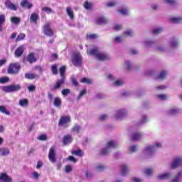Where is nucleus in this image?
I'll list each match as a JSON object with an SVG mask.
<instances>
[{
  "label": "nucleus",
  "instance_id": "f257e3e1",
  "mask_svg": "<svg viewBox=\"0 0 182 182\" xmlns=\"http://www.w3.org/2000/svg\"><path fill=\"white\" fill-rule=\"evenodd\" d=\"M66 73V67L62 66L60 68V76L61 77L60 80H57L55 84L53 85V87L51 88V90H58L60 89V86L62 85H65V80H66V76L65 75V73Z\"/></svg>",
  "mask_w": 182,
  "mask_h": 182
},
{
  "label": "nucleus",
  "instance_id": "f03ea898",
  "mask_svg": "<svg viewBox=\"0 0 182 182\" xmlns=\"http://www.w3.org/2000/svg\"><path fill=\"white\" fill-rule=\"evenodd\" d=\"M116 149L117 147V144H116V141H109L107 144V147L105 149H102L99 152V156H107L109 154V152L110 151V149Z\"/></svg>",
  "mask_w": 182,
  "mask_h": 182
},
{
  "label": "nucleus",
  "instance_id": "7ed1b4c3",
  "mask_svg": "<svg viewBox=\"0 0 182 182\" xmlns=\"http://www.w3.org/2000/svg\"><path fill=\"white\" fill-rule=\"evenodd\" d=\"M21 89H22L21 84H11L10 85L4 86L2 90L5 92V93H13L14 92H19Z\"/></svg>",
  "mask_w": 182,
  "mask_h": 182
},
{
  "label": "nucleus",
  "instance_id": "20e7f679",
  "mask_svg": "<svg viewBox=\"0 0 182 182\" xmlns=\"http://www.w3.org/2000/svg\"><path fill=\"white\" fill-rule=\"evenodd\" d=\"M21 70V65L19 63H12L9 65L7 73L9 75H18Z\"/></svg>",
  "mask_w": 182,
  "mask_h": 182
},
{
  "label": "nucleus",
  "instance_id": "39448f33",
  "mask_svg": "<svg viewBox=\"0 0 182 182\" xmlns=\"http://www.w3.org/2000/svg\"><path fill=\"white\" fill-rule=\"evenodd\" d=\"M71 122L72 119L70 115L61 116L58 121V127H63V126H68Z\"/></svg>",
  "mask_w": 182,
  "mask_h": 182
},
{
  "label": "nucleus",
  "instance_id": "423d86ee",
  "mask_svg": "<svg viewBox=\"0 0 182 182\" xmlns=\"http://www.w3.org/2000/svg\"><path fill=\"white\" fill-rule=\"evenodd\" d=\"M72 63L73 66L80 68L82 66V55L79 53L75 54L72 58Z\"/></svg>",
  "mask_w": 182,
  "mask_h": 182
},
{
  "label": "nucleus",
  "instance_id": "0eeeda50",
  "mask_svg": "<svg viewBox=\"0 0 182 182\" xmlns=\"http://www.w3.org/2000/svg\"><path fill=\"white\" fill-rule=\"evenodd\" d=\"M43 33L46 35V36L52 37L55 33H53V31L50 28V23H46L43 26Z\"/></svg>",
  "mask_w": 182,
  "mask_h": 182
},
{
  "label": "nucleus",
  "instance_id": "6e6552de",
  "mask_svg": "<svg viewBox=\"0 0 182 182\" xmlns=\"http://www.w3.org/2000/svg\"><path fill=\"white\" fill-rule=\"evenodd\" d=\"M48 160L50 163H56V152L55 151V146H51L48 152Z\"/></svg>",
  "mask_w": 182,
  "mask_h": 182
},
{
  "label": "nucleus",
  "instance_id": "1a4fd4ad",
  "mask_svg": "<svg viewBox=\"0 0 182 182\" xmlns=\"http://www.w3.org/2000/svg\"><path fill=\"white\" fill-rule=\"evenodd\" d=\"M37 60L38 59L36 58V57H35V53L33 52L28 53V55L26 57V58H24L23 60L24 62H28L30 65H32V63H36Z\"/></svg>",
  "mask_w": 182,
  "mask_h": 182
},
{
  "label": "nucleus",
  "instance_id": "9d476101",
  "mask_svg": "<svg viewBox=\"0 0 182 182\" xmlns=\"http://www.w3.org/2000/svg\"><path fill=\"white\" fill-rule=\"evenodd\" d=\"M99 47L97 46H92V48H90L87 50V55H90V56H95V58H97V55H99Z\"/></svg>",
  "mask_w": 182,
  "mask_h": 182
},
{
  "label": "nucleus",
  "instance_id": "9b49d317",
  "mask_svg": "<svg viewBox=\"0 0 182 182\" xmlns=\"http://www.w3.org/2000/svg\"><path fill=\"white\" fill-rule=\"evenodd\" d=\"M180 164H182V158L181 157H176L173 159L172 163H171V168L173 170H176Z\"/></svg>",
  "mask_w": 182,
  "mask_h": 182
},
{
  "label": "nucleus",
  "instance_id": "f8f14e48",
  "mask_svg": "<svg viewBox=\"0 0 182 182\" xmlns=\"http://www.w3.org/2000/svg\"><path fill=\"white\" fill-rule=\"evenodd\" d=\"M95 58L97 60H100L101 62H105V60H109V59H110V57L107 53L102 52H100Z\"/></svg>",
  "mask_w": 182,
  "mask_h": 182
},
{
  "label": "nucleus",
  "instance_id": "ddd939ff",
  "mask_svg": "<svg viewBox=\"0 0 182 182\" xmlns=\"http://www.w3.org/2000/svg\"><path fill=\"white\" fill-rule=\"evenodd\" d=\"M4 5L7 9H11V11H18V6H16V4L12 3L11 0H6L4 2Z\"/></svg>",
  "mask_w": 182,
  "mask_h": 182
},
{
  "label": "nucleus",
  "instance_id": "4468645a",
  "mask_svg": "<svg viewBox=\"0 0 182 182\" xmlns=\"http://www.w3.org/2000/svg\"><path fill=\"white\" fill-rule=\"evenodd\" d=\"M0 181L3 182H12V178H11L6 173H0Z\"/></svg>",
  "mask_w": 182,
  "mask_h": 182
},
{
  "label": "nucleus",
  "instance_id": "2eb2a0df",
  "mask_svg": "<svg viewBox=\"0 0 182 182\" xmlns=\"http://www.w3.org/2000/svg\"><path fill=\"white\" fill-rule=\"evenodd\" d=\"M24 50L25 47L23 46H20L19 47H18L14 52L16 58H21V56L23 55Z\"/></svg>",
  "mask_w": 182,
  "mask_h": 182
},
{
  "label": "nucleus",
  "instance_id": "dca6fc26",
  "mask_svg": "<svg viewBox=\"0 0 182 182\" xmlns=\"http://www.w3.org/2000/svg\"><path fill=\"white\" fill-rule=\"evenodd\" d=\"M20 6L21 8H27V9H31L33 6V4L28 1V0H23L21 2Z\"/></svg>",
  "mask_w": 182,
  "mask_h": 182
},
{
  "label": "nucleus",
  "instance_id": "f3484780",
  "mask_svg": "<svg viewBox=\"0 0 182 182\" xmlns=\"http://www.w3.org/2000/svg\"><path fill=\"white\" fill-rule=\"evenodd\" d=\"M26 79H28V80H33V79H39L41 77L39 75L35 73H27L25 74Z\"/></svg>",
  "mask_w": 182,
  "mask_h": 182
},
{
  "label": "nucleus",
  "instance_id": "a211bd4d",
  "mask_svg": "<svg viewBox=\"0 0 182 182\" xmlns=\"http://www.w3.org/2000/svg\"><path fill=\"white\" fill-rule=\"evenodd\" d=\"M38 19H39V14L37 13H32L30 16V22L31 23H37Z\"/></svg>",
  "mask_w": 182,
  "mask_h": 182
},
{
  "label": "nucleus",
  "instance_id": "6ab92c4d",
  "mask_svg": "<svg viewBox=\"0 0 182 182\" xmlns=\"http://www.w3.org/2000/svg\"><path fill=\"white\" fill-rule=\"evenodd\" d=\"M126 114H127V113L126 112L125 109H119L116 114V118L117 119V120H119V119H123V117H124Z\"/></svg>",
  "mask_w": 182,
  "mask_h": 182
},
{
  "label": "nucleus",
  "instance_id": "aec40b11",
  "mask_svg": "<svg viewBox=\"0 0 182 182\" xmlns=\"http://www.w3.org/2000/svg\"><path fill=\"white\" fill-rule=\"evenodd\" d=\"M72 143V135L68 134L63 136V144L66 146V144H69Z\"/></svg>",
  "mask_w": 182,
  "mask_h": 182
},
{
  "label": "nucleus",
  "instance_id": "412c9836",
  "mask_svg": "<svg viewBox=\"0 0 182 182\" xmlns=\"http://www.w3.org/2000/svg\"><path fill=\"white\" fill-rule=\"evenodd\" d=\"M107 22H109V20L105 17H99L96 20L97 25H105V23H107Z\"/></svg>",
  "mask_w": 182,
  "mask_h": 182
},
{
  "label": "nucleus",
  "instance_id": "4be33fe9",
  "mask_svg": "<svg viewBox=\"0 0 182 182\" xmlns=\"http://www.w3.org/2000/svg\"><path fill=\"white\" fill-rule=\"evenodd\" d=\"M73 156H77L78 157H83L85 156V152L82 149L74 150L71 152Z\"/></svg>",
  "mask_w": 182,
  "mask_h": 182
},
{
  "label": "nucleus",
  "instance_id": "5701e85b",
  "mask_svg": "<svg viewBox=\"0 0 182 182\" xmlns=\"http://www.w3.org/2000/svg\"><path fill=\"white\" fill-rule=\"evenodd\" d=\"M6 21V18H5V14H0V32H2L4 29L2 28L3 25Z\"/></svg>",
  "mask_w": 182,
  "mask_h": 182
},
{
  "label": "nucleus",
  "instance_id": "b1692460",
  "mask_svg": "<svg viewBox=\"0 0 182 182\" xmlns=\"http://www.w3.org/2000/svg\"><path fill=\"white\" fill-rule=\"evenodd\" d=\"M10 21L14 25H19L21 23V18L16 16H12L10 18Z\"/></svg>",
  "mask_w": 182,
  "mask_h": 182
},
{
  "label": "nucleus",
  "instance_id": "393cba45",
  "mask_svg": "<svg viewBox=\"0 0 182 182\" xmlns=\"http://www.w3.org/2000/svg\"><path fill=\"white\" fill-rule=\"evenodd\" d=\"M81 129H82V127H80V125L76 124L71 129V132H73V133H77L78 134V133H80Z\"/></svg>",
  "mask_w": 182,
  "mask_h": 182
},
{
  "label": "nucleus",
  "instance_id": "a878e982",
  "mask_svg": "<svg viewBox=\"0 0 182 182\" xmlns=\"http://www.w3.org/2000/svg\"><path fill=\"white\" fill-rule=\"evenodd\" d=\"M9 154V149L8 148H0V156H5Z\"/></svg>",
  "mask_w": 182,
  "mask_h": 182
},
{
  "label": "nucleus",
  "instance_id": "bb28decb",
  "mask_svg": "<svg viewBox=\"0 0 182 182\" xmlns=\"http://www.w3.org/2000/svg\"><path fill=\"white\" fill-rule=\"evenodd\" d=\"M167 76V71L163 70L160 73V74L156 77V79H160L161 80H164L166 77Z\"/></svg>",
  "mask_w": 182,
  "mask_h": 182
},
{
  "label": "nucleus",
  "instance_id": "cd10ccee",
  "mask_svg": "<svg viewBox=\"0 0 182 182\" xmlns=\"http://www.w3.org/2000/svg\"><path fill=\"white\" fill-rule=\"evenodd\" d=\"M53 105L55 107H60V106H62V100H60L59 97H55Z\"/></svg>",
  "mask_w": 182,
  "mask_h": 182
},
{
  "label": "nucleus",
  "instance_id": "c85d7f7f",
  "mask_svg": "<svg viewBox=\"0 0 182 182\" xmlns=\"http://www.w3.org/2000/svg\"><path fill=\"white\" fill-rule=\"evenodd\" d=\"M18 105L21 106V107L28 106V105H29V100H28V99L20 100L18 102Z\"/></svg>",
  "mask_w": 182,
  "mask_h": 182
},
{
  "label": "nucleus",
  "instance_id": "c756f323",
  "mask_svg": "<svg viewBox=\"0 0 182 182\" xmlns=\"http://www.w3.org/2000/svg\"><path fill=\"white\" fill-rule=\"evenodd\" d=\"M169 21L172 23H181L182 18L173 17V18H170Z\"/></svg>",
  "mask_w": 182,
  "mask_h": 182
},
{
  "label": "nucleus",
  "instance_id": "7c9ffc66",
  "mask_svg": "<svg viewBox=\"0 0 182 182\" xmlns=\"http://www.w3.org/2000/svg\"><path fill=\"white\" fill-rule=\"evenodd\" d=\"M66 12L70 19H75V15L73 14V12L72 11V9H70V7H67Z\"/></svg>",
  "mask_w": 182,
  "mask_h": 182
},
{
  "label": "nucleus",
  "instance_id": "2f4dec72",
  "mask_svg": "<svg viewBox=\"0 0 182 182\" xmlns=\"http://www.w3.org/2000/svg\"><path fill=\"white\" fill-rule=\"evenodd\" d=\"M99 36L96 33H90L87 34V39H90V41H94V39H97Z\"/></svg>",
  "mask_w": 182,
  "mask_h": 182
},
{
  "label": "nucleus",
  "instance_id": "473e14b6",
  "mask_svg": "<svg viewBox=\"0 0 182 182\" xmlns=\"http://www.w3.org/2000/svg\"><path fill=\"white\" fill-rule=\"evenodd\" d=\"M0 112H1V113H4V114H6V116H10L11 115V112H9V111H8L6 109L5 106H3V105L0 106Z\"/></svg>",
  "mask_w": 182,
  "mask_h": 182
},
{
  "label": "nucleus",
  "instance_id": "72a5a7b5",
  "mask_svg": "<svg viewBox=\"0 0 182 182\" xmlns=\"http://www.w3.org/2000/svg\"><path fill=\"white\" fill-rule=\"evenodd\" d=\"M159 180H168V178H170V173H164L161 174L158 177Z\"/></svg>",
  "mask_w": 182,
  "mask_h": 182
},
{
  "label": "nucleus",
  "instance_id": "f704fd0d",
  "mask_svg": "<svg viewBox=\"0 0 182 182\" xmlns=\"http://www.w3.org/2000/svg\"><path fill=\"white\" fill-rule=\"evenodd\" d=\"M81 83H87V85H92L93 83V81L89 78H87L86 77H82L80 80Z\"/></svg>",
  "mask_w": 182,
  "mask_h": 182
},
{
  "label": "nucleus",
  "instance_id": "c9c22d12",
  "mask_svg": "<svg viewBox=\"0 0 182 182\" xmlns=\"http://www.w3.org/2000/svg\"><path fill=\"white\" fill-rule=\"evenodd\" d=\"M127 166L122 164L121 165V173H122V176H126V173H127Z\"/></svg>",
  "mask_w": 182,
  "mask_h": 182
},
{
  "label": "nucleus",
  "instance_id": "e433bc0d",
  "mask_svg": "<svg viewBox=\"0 0 182 182\" xmlns=\"http://www.w3.org/2000/svg\"><path fill=\"white\" fill-rule=\"evenodd\" d=\"M140 136H141V134L140 133H135L132 134V141H137L139 139H140Z\"/></svg>",
  "mask_w": 182,
  "mask_h": 182
},
{
  "label": "nucleus",
  "instance_id": "4c0bfd02",
  "mask_svg": "<svg viewBox=\"0 0 182 182\" xmlns=\"http://www.w3.org/2000/svg\"><path fill=\"white\" fill-rule=\"evenodd\" d=\"M51 71L53 72V75H56L58 73V65L56 64H54L51 67Z\"/></svg>",
  "mask_w": 182,
  "mask_h": 182
},
{
  "label": "nucleus",
  "instance_id": "58836bf2",
  "mask_svg": "<svg viewBox=\"0 0 182 182\" xmlns=\"http://www.w3.org/2000/svg\"><path fill=\"white\" fill-rule=\"evenodd\" d=\"M83 6L85 9H92L93 8L92 3H89L87 1H85Z\"/></svg>",
  "mask_w": 182,
  "mask_h": 182
},
{
  "label": "nucleus",
  "instance_id": "ea45409f",
  "mask_svg": "<svg viewBox=\"0 0 182 182\" xmlns=\"http://www.w3.org/2000/svg\"><path fill=\"white\" fill-rule=\"evenodd\" d=\"M182 172H178L175 178L172 180V182H180V177H181Z\"/></svg>",
  "mask_w": 182,
  "mask_h": 182
},
{
  "label": "nucleus",
  "instance_id": "a19ab883",
  "mask_svg": "<svg viewBox=\"0 0 182 182\" xmlns=\"http://www.w3.org/2000/svg\"><path fill=\"white\" fill-rule=\"evenodd\" d=\"M9 82V77H3L0 78V83L1 85H4V83H8Z\"/></svg>",
  "mask_w": 182,
  "mask_h": 182
},
{
  "label": "nucleus",
  "instance_id": "79ce46f5",
  "mask_svg": "<svg viewBox=\"0 0 182 182\" xmlns=\"http://www.w3.org/2000/svg\"><path fill=\"white\" fill-rule=\"evenodd\" d=\"M70 89H63L62 91H61V95L63 96H68V95H70Z\"/></svg>",
  "mask_w": 182,
  "mask_h": 182
},
{
  "label": "nucleus",
  "instance_id": "37998d69",
  "mask_svg": "<svg viewBox=\"0 0 182 182\" xmlns=\"http://www.w3.org/2000/svg\"><path fill=\"white\" fill-rule=\"evenodd\" d=\"M25 33H20L18 36H17V38H16V42H19V41H23V39H25Z\"/></svg>",
  "mask_w": 182,
  "mask_h": 182
},
{
  "label": "nucleus",
  "instance_id": "c03bdc74",
  "mask_svg": "<svg viewBox=\"0 0 182 182\" xmlns=\"http://www.w3.org/2000/svg\"><path fill=\"white\" fill-rule=\"evenodd\" d=\"M177 113H178V110L177 109H172L168 112V114H169L170 116H173V114H177Z\"/></svg>",
  "mask_w": 182,
  "mask_h": 182
},
{
  "label": "nucleus",
  "instance_id": "a18cd8bd",
  "mask_svg": "<svg viewBox=\"0 0 182 182\" xmlns=\"http://www.w3.org/2000/svg\"><path fill=\"white\" fill-rule=\"evenodd\" d=\"M118 12L122 14V15H129V10L127 9H119L118 10Z\"/></svg>",
  "mask_w": 182,
  "mask_h": 182
},
{
  "label": "nucleus",
  "instance_id": "49530a36",
  "mask_svg": "<svg viewBox=\"0 0 182 182\" xmlns=\"http://www.w3.org/2000/svg\"><path fill=\"white\" fill-rule=\"evenodd\" d=\"M67 160L68 161H72L73 163L77 162V159H76V158H75L73 156H70V155L67 158Z\"/></svg>",
  "mask_w": 182,
  "mask_h": 182
},
{
  "label": "nucleus",
  "instance_id": "de8ad7c7",
  "mask_svg": "<svg viewBox=\"0 0 182 182\" xmlns=\"http://www.w3.org/2000/svg\"><path fill=\"white\" fill-rule=\"evenodd\" d=\"M28 92H35L36 90V85H31L27 87Z\"/></svg>",
  "mask_w": 182,
  "mask_h": 182
},
{
  "label": "nucleus",
  "instance_id": "09e8293b",
  "mask_svg": "<svg viewBox=\"0 0 182 182\" xmlns=\"http://www.w3.org/2000/svg\"><path fill=\"white\" fill-rule=\"evenodd\" d=\"M161 32H163V28H159L154 30L152 31V33H154V35H159V33H161Z\"/></svg>",
  "mask_w": 182,
  "mask_h": 182
},
{
  "label": "nucleus",
  "instance_id": "8fccbe9b",
  "mask_svg": "<svg viewBox=\"0 0 182 182\" xmlns=\"http://www.w3.org/2000/svg\"><path fill=\"white\" fill-rule=\"evenodd\" d=\"M38 140L45 141V140H48V136H46V134H41L38 137Z\"/></svg>",
  "mask_w": 182,
  "mask_h": 182
},
{
  "label": "nucleus",
  "instance_id": "3c124183",
  "mask_svg": "<svg viewBox=\"0 0 182 182\" xmlns=\"http://www.w3.org/2000/svg\"><path fill=\"white\" fill-rule=\"evenodd\" d=\"M124 36H133V31L132 30H127L124 33Z\"/></svg>",
  "mask_w": 182,
  "mask_h": 182
},
{
  "label": "nucleus",
  "instance_id": "603ef678",
  "mask_svg": "<svg viewBox=\"0 0 182 182\" xmlns=\"http://www.w3.org/2000/svg\"><path fill=\"white\" fill-rule=\"evenodd\" d=\"M96 168L98 171H105V170H106V166L103 165H99L96 167Z\"/></svg>",
  "mask_w": 182,
  "mask_h": 182
},
{
  "label": "nucleus",
  "instance_id": "864d4df0",
  "mask_svg": "<svg viewBox=\"0 0 182 182\" xmlns=\"http://www.w3.org/2000/svg\"><path fill=\"white\" fill-rule=\"evenodd\" d=\"M41 10L43 11V12H49V14L52 13V9L49 7H42Z\"/></svg>",
  "mask_w": 182,
  "mask_h": 182
},
{
  "label": "nucleus",
  "instance_id": "5fc2aeb1",
  "mask_svg": "<svg viewBox=\"0 0 182 182\" xmlns=\"http://www.w3.org/2000/svg\"><path fill=\"white\" fill-rule=\"evenodd\" d=\"M166 4H168L169 5H176L177 1L176 0H164Z\"/></svg>",
  "mask_w": 182,
  "mask_h": 182
},
{
  "label": "nucleus",
  "instance_id": "6e6d98bb",
  "mask_svg": "<svg viewBox=\"0 0 182 182\" xmlns=\"http://www.w3.org/2000/svg\"><path fill=\"white\" fill-rule=\"evenodd\" d=\"M71 82L73 86H79V82H77V80H76V78H75L74 77L71 78Z\"/></svg>",
  "mask_w": 182,
  "mask_h": 182
},
{
  "label": "nucleus",
  "instance_id": "4d7b16f0",
  "mask_svg": "<svg viewBox=\"0 0 182 182\" xmlns=\"http://www.w3.org/2000/svg\"><path fill=\"white\" fill-rule=\"evenodd\" d=\"M144 173L146 174V176H150V174L153 173V169L146 168L145 171H144Z\"/></svg>",
  "mask_w": 182,
  "mask_h": 182
},
{
  "label": "nucleus",
  "instance_id": "13d9d810",
  "mask_svg": "<svg viewBox=\"0 0 182 182\" xmlns=\"http://www.w3.org/2000/svg\"><path fill=\"white\" fill-rule=\"evenodd\" d=\"M156 146L149 145L145 149V151H151V150L155 149Z\"/></svg>",
  "mask_w": 182,
  "mask_h": 182
},
{
  "label": "nucleus",
  "instance_id": "bf43d9fd",
  "mask_svg": "<svg viewBox=\"0 0 182 182\" xmlns=\"http://www.w3.org/2000/svg\"><path fill=\"white\" fill-rule=\"evenodd\" d=\"M157 97L161 99V100H166L167 99V95H158Z\"/></svg>",
  "mask_w": 182,
  "mask_h": 182
},
{
  "label": "nucleus",
  "instance_id": "052dcab7",
  "mask_svg": "<svg viewBox=\"0 0 182 182\" xmlns=\"http://www.w3.org/2000/svg\"><path fill=\"white\" fill-rule=\"evenodd\" d=\"M70 171H72V166L67 165L65 166V173H70Z\"/></svg>",
  "mask_w": 182,
  "mask_h": 182
},
{
  "label": "nucleus",
  "instance_id": "680f3d73",
  "mask_svg": "<svg viewBox=\"0 0 182 182\" xmlns=\"http://www.w3.org/2000/svg\"><path fill=\"white\" fill-rule=\"evenodd\" d=\"M41 167H43V162H42V161H38L37 163L36 168L39 169Z\"/></svg>",
  "mask_w": 182,
  "mask_h": 182
},
{
  "label": "nucleus",
  "instance_id": "e2e57ef3",
  "mask_svg": "<svg viewBox=\"0 0 182 182\" xmlns=\"http://www.w3.org/2000/svg\"><path fill=\"white\" fill-rule=\"evenodd\" d=\"M115 5H116V2H114V1H110L107 4V6H108V8H112V6H114Z\"/></svg>",
  "mask_w": 182,
  "mask_h": 182
},
{
  "label": "nucleus",
  "instance_id": "0e129e2a",
  "mask_svg": "<svg viewBox=\"0 0 182 182\" xmlns=\"http://www.w3.org/2000/svg\"><path fill=\"white\" fill-rule=\"evenodd\" d=\"M113 29L114 31H122V25H115L114 27H113Z\"/></svg>",
  "mask_w": 182,
  "mask_h": 182
},
{
  "label": "nucleus",
  "instance_id": "69168bd1",
  "mask_svg": "<svg viewBox=\"0 0 182 182\" xmlns=\"http://www.w3.org/2000/svg\"><path fill=\"white\" fill-rule=\"evenodd\" d=\"M129 150H130V151H132V153H134V151H136V150H137V146L134 145V146L129 147Z\"/></svg>",
  "mask_w": 182,
  "mask_h": 182
},
{
  "label": "nucleus",
  "instance_id": "338daca9",
  "mask_svg": "<svg viewBox=\"0 0 182 182\" xmlns=\"http://www.w3.org/2000/svg\"><path fill=\"white\" fill-rule=\"evenodd\" d=\"M171 48H176L178 46V42L177 41H173L171 44Z\"/></svg>",
  "mask_w": 182,
  "mask_h": 182
},
{
  "label": "nucleus",
  "instance_id": "774afa93",
  "mask_svg": "<svg viewBox=\"0 0 182 182\" xmlns=\"http://www.w3.org/2000/svg\"><path fill=\"white\" fill-rule=\"evenodd\" d=\"M114 85L116 86H122V85H123V82H122V80H119L114 82Z\"/></svg>",
  "mask_w": 182,
  "mask_h": 182
}]
</instances>
